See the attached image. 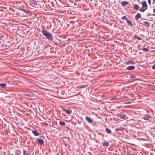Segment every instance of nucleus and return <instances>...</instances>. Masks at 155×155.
Instances as JSON below:
<instances>
[{
    "label": "nucleus",
    "instance_id": "nucleus-1",
    "mask_svg": "<svg viewBox=\"0 0 155 155\" xmlns=\"http://www.w3.org/2000/svg\"><path fill=\"white\" fill-rule=\"evenodd\" d=\"M43 30L42 32L43 35L48 40L51 41L53 39V37L52 35L49 32H48L45 29V27L43 26L42 27Z\"/></svg>",
    "mask_w": 155,
    "mask_h": 155
},
{
    "label": "nucleus",
    "instance_id": "nucleus-2",
    "mask_svg": "<svg viewBox=\"0 0 155 155\" xmlns=\"http://www.w3.org/2000/svg\"><path fill=\"white\" fill-rule=\"evenodd\" d=\"M142 6L141 7L139 11L142 12H144L148 8V5L145 1H144L141 3Z\"/></svg>",
    "mask_w": 155,
    "mask_h": 155
},
{
    "label": "nucleus",
    "instance_id": "nucleus-3",
    "mask_svg": "<svg viewBox=\"0 0 155 155\" xmlns=\"http://www.w3.org/2000/svg\"><path fill=\"white\" fill-rule=\"evenodd\" d=\"M112 114V113L110 112H107V119H108L109 120V124L110 125L112 124V117H111L110 114Z\"/></svg>",
    "mask_w": 155,
    "mask_h": 155
},
{
    "label": "nucleus",
    "instance_id": "nucleus-4",
    "mask_svg": "<svg viewBox=\"0 0 155 155\" xmlns=\"http://www.w3.org/2000/svg\"><path fill=\"white\" fill-rule=\"evenodd\" d=\"M124 129V128L123 127H120L116 129L115 130L117 131L118 133L121 134H122Z\"/></svg>",
    "mask_w": 155,
    "mask_h": 155
},
{
    "label": "nucleus",
    "instance_id": "nucleus-5",
    "mask_svg": "<svg viewBox=\"0 0 155 155\" xmlns=\"http://www.w3.org/2000/svg\"><path fill=\"white\" fill-rule=\"evenodd\" d=\"M116 116L117 117L120 119H124L126 117V115L123 114H117Z\"/></svg>",
    "mask_w": 155,
    "mask_h": 155
},
{
    "label": "nucleus",
    "instance_id": "nucleus-6",
    "mask_svg": "<svg viewBox=\"0 0 155 155\" xmlns=\"http://www.w3.org/2000/svg\"><path fill=\"white\" fill-rule=\"evenodd\" d=\"M62 110L68 114H70L71 113V110H67L64 108L62 107Z\"/></svg>",
    "mask_w": 155,
    "mask_h": 155
},
{
    "label": "nucleus",
    "instance_id": "nucleus-7",
    "mask_svg": "<svg viewBox=\"0 0 155 155\" xmlns=\"http://www.w3.org/2000/svg\"><path fill=\"white\" fill-rule=\"evenodd\" d=\"M151 118V116L149 114H147L144 115L143 119L145 120H148Z\"/></svg>",
    "mask_w": 155,
    "mask_h": 155
},
{
    "label": "nucleus",
    "instance_id": "nucleus-8",
    "mask_svg": "<svg viewBox=\"0 0 155 155\" xmlns=\"http://www.w3.org/2000/svg\"><path fill=\"white\" fill-rule=\"evenodd\" d=\"M37 141L41 145H43L44 143V141L41 138H38L37 140Z\"/></svg>",
    "mask_w": 155,
    "mask_h": 155
},
{
    "label": "nucleus",
    "instance_id": "nucleus-9",
    "mask_svg": "<svg viewBox=\"0 0 155 155\" xmlns=\"http://www.w3.org/2000/svg\"><path fill=\"white\" fill-rule=\"evenodd\" d=\"M135 68V67L134 66H129L127 67V70L128 71L132 70Z\"/></svg>",
    "mask_w": 155,
    "mask_h": 155
},
{
    "label": "nucleus",
    "instance_id": "nucleus-10",
    "mask_svg": "<svg viewBox=\"0 0 155 155\" xmlns=\"http://www.w3.org/2000/svg\"><path fill=\"white\" fill-rule=\"evenodd\" d=\"M133 8L136 10H139L140 8V7L137 4H135L134 5L133 7Z\"/></svg>",
    "mask_w": 155,
    "mask_h": 155
},
{
    "label": "nucleus",
    "instance_id": "nucleus-11",
    "mask_svg": "<svg viewBox=\"0 0 155 155\" xmlns=\"http://www.w3.org/2000/svg\"><path fill=\"white\" fill-rule=\"evenodd\" d=\"M85 119L86 120H87V121H88L89 123H91L92 122V120L90 118V117H88L87 116L85 117Z\"/></svg>",
    "mask_w": 155,
    "mask_h": 155
},
{
    "label": "nucleus",
    "instance_id": "nucleus-12",
    "mask_svg": "<svg viewBox=\"0 0 155 155\" xmlns=\"http://www.w3.org/2000/svg\"><path fill=\"white\" fill-rule=\"evenodd\" d=\"M141 15L139 13H137V14L135 16V18L136 20H137L139 18L141 17Z\"/></svg>",
    "mask_w": 155,
    "mask_h": 155
},
{
    "label": "nucleus",
    "instance_id": "nucleus-13",
    "mask_svg": "<svg viewBox=\"0 0 155 155\" xmlns=\"http://www.w3.org/2000/svg\"><path fill=\"white\" fill-rule=\"evenodd\" d=\"M32 132L33 134L35 136H38L39 135L38 133L36 130H32Z\"/></svg>",
    "mask_w": 155,
    "mask_h": 155
},
{
    "label": "nucleus",
    "instance_id": "nucleus-14",
    "mask_svg": "<svg viewBox=\"0 0 155 155\" xmlns=\"http://www.w3.org/2000/svg\"><path fill=\"white\" fill-rule=\"evenodd\" d=\"M6 86V84L5 83H1L0 84V87L1 88H4Z\"/></svg>",
    "mask_w": 155,
    "mask_h": 155
},
{
    "label": "nucleus",
    "instance_id": "nucleus-15",
    "mask_svg": "<svg viewBox=\"0 0 155 155\" xmlns=\"http://www.w3.org/2000/svg\"><path fill=\"white\" fill-rule=\"evenodd\" d=\"M128 2L126 1H123L121 2V4L123 6H124L128 4Z\"/></svg>",
    "mask_w": 155,
    "mask_h": 155
},
{
    "label": "nucleus",
    "instance_id": "nucleus-16",
    "mask_svg": "<svg viewBox=\"0 0 155 155\" xmlns=\"http://www.w3.org/2000/svg\"><path fill=\"white\" fill-rule=\"evenodd\" d=\"M149 23L148 21H145L144 22V23L143 24V25H145L146 26H149Z\"/></svg>",
    "mask_w": 155,
    "mask_h": 155
},
{
    "label": "nucleus",
    "instance_id": "nucleus-17",
    "mask_svg": "<svg viewBox=\"0 0 155 155\" xmlns=\"http://www.w3.org/2000/svg\"><path fill=\"white\" fill-rule=\"evenodd\" d=\"M59 123L61 125H62V126H64L65 124V123L64 121H60L59 122Z\"/></svg>",
    "mask_w": 155,
    "mask_h": 155
},
{
    "label": "nucleus",
    "instance_id": "nucleus-18",
    "mask_svg": "<svg viewBox=\"0 0 155 155\" xmlns=\"http://www.w3.org/2000/svg\"><path fill=\"white\" fill-rule=\"evenodd\" d=\"M127 64H134V62L133 61H128L126 62Z\"/></svg>",
    "mask_w": 155,
    "mask_h": 155
},
{
    "label": "nucleus",
    "instance_id": "nucleus-19",
    "mask_svg": "<svg viewBox=\"0 0 155 155\" xmlns=\"http://www.w3.org/2000/svg\"><path fill=\"white\" fill-rule=\"evenodd\" d=\"M149 50V49H142V52H140V53L141 54V53H144L143 51L147 52Z\"/></svg>",
    "mask_w": 155,
    "mask_h": 155
},
{
    "label": "nucleus",
    "instance_id": "nucleus-20",
    "mask_svg": "<svg viewBox=\"0 0 155 155\" xmlns=\"http://www.w3.org/2000/svg\"><path fill=\"white\" fill-rule=\"evenodd\" d=\"M23 153L24 155H28V153L26 151H25L24 150H23Z\"/></svg>",
    "mask_w": 155,
    "mask_h": 155
},
{
    "label": "nucleus",
    "instance_id": "nucleus-21",
    "mask_svg": "<svg viewBox=\"0 0 155 155\" xmlns=\"http://www.w3.org/2000/svg\"><path fill=\"white\" fill-rule=\"evenodd\" d=\"M127 23L128 25H132L131 22L127 20Z\"/></svg>",
    "mask_w": 155,
    "mask_h": 155
},
{
    "label": "nucleus",
    "instance_id": "nucleus-22",
    "mask_svg": "<svg viewBox=\"0 0 155 155\" xmlns=\"http://www.w3.org/2000/svg\"><path fill=\"white\" fill-rule=\"evenodd\" d=\"M121 19L123 20H125V19H127L126 16H125L122 17L121 18Z\"/></svg>",
    "mask_w": 155,
    "mask_h": 155
},
{
    "label": "nucleus",
    "instance_id": "nucleus-23",
    "mask_svg": "<svg viewBox=\"0 0 155 155\" xmlns=\"http://www.w3.org/2000/svg\"><path fill=\"white\" fill-rule=\"evenodd\" d=\"M111 131L109 129L107 128V133H111Z\"/></svg>",
    "mask_w": 155,
    "mask_h": 155
},
{
    "label": "nucleus",
    "instance_id": "nucleus-24",
    "mask_svg": "<svg viewBox=\"0 0 155 155\" xmlns=\"http://www.w3.org/2000/svg\"><path fill=\"white\" fill-rule=\"evenodd\" d=\"M148 3L149 5H151V0H147Z\"/></svg>",
    "mask_w": 155,
    "mask_h": 155
},
{
    "label": "nucleus",
    "instance_id": "nucleus-25",
    "mask_svg": "<svg viewBox=\"0 0 155 155\" xmlns=\"http://www.w3.org/2000/svg\"><path fill=\"white\" fill-rule=\"evenodd\" d=\"M152 68L153 69H155V64H154L152 66Z\"/></svg>",
    "mask_w": 155,
    "mask_h": 155
},
{
    "label": "nucleus",
    "instance_id": "nucleus-26",
    "mask_svg": "<svg viewBox=\"0 0 155 155\" xmlns=\"http://www.w3.org/2000/svg\"><path fill=\"white\" fill-rule=\"evenodd\" d=\"M103 145L104 146H107V142L103 143Z\"/></svg>",
    "mask_w": 155,
    "mask_h": 155
},
{
    "label": "nucleus",
    "instance_id": "nucleus-27",
    "mask_svg": "<svg viewBox=\"0 0 155 155\" xmlns=\"http://www.w3.org/2000/svg\"><path fill=\"white\" fill-rule=\"evenodd\" d=\"M131 103V102H130V101H127V102H125V104H130Z\"/></svg>",
    "mask_w": 155,
    "mask_h": 155
},
{
    "label": "nucleus",
    "instance_id": "nucleus-28",
    "mask_svg": "<svg viewBox=\"0 0 155 155\" xmlns=\"http://www.w3.org/2000/svg\"><path fill=\"white\" fill-rule=\"evenodd\" d=\"M135 37L136 38H137L138 39H139L140 40L141 39H140V38H139V37H137V36H135Z\"/></svg>",
    "mask_w": 155,
    "mask_h": 155
},
{
    "label": "nucleus",
    "instance_id": "nucleus-29",
    "mask_svg": "<svg viewBox=\"0 0 155 155\" xmlns=\"http://www.w3.org/2000/svg\"><path fill=\"white\" fill-rule=\"evenodd\" d=\"M153 3H154V5H155V0H153Z\"/></svg>",
    "mask_w": 155,
    "mask_h": 155
},
{
    "label": "nucleus",
    "instance_id": "nucleus-30",
    "mask_svg": "<svg viewBox=\"0 0 155 155\" xmlns=\"http://www.w3.org/2000/svg\"><path fill=\"white\" fill-rule=\"evenodd\" d=\"M153 11L154 13H155V8L153 9Z\"/></svg>",
    "mask_w": 155,
    "mask_h": 155
},
{
    "label": "nucleus",
    "instance_id": "nucleus-31",
    "mask_svg": "<svg viewBox=\"0 0 155 155\" xmlns=\"http://www.w3.org/2000/svg\"><path fill=\"white\" fill-rule=\"evenodd\" d=\"M108 56L109 57H110V56L109 55H107V57H108Z\"/></svg>",
    "mask_w": 155,
    "mask_h": 155
},
{
    "label": "nucleus",
    "instance_id": "nucleus-32",
    "mask_svg": "<svg viewBox=\"0 0 155 155\" xmlns=\"http://www.w3.org/2000/svg\"><path fill=\"white\" fill-rule=\"evenodd\" d=\"M107 146H108V145L109 144V143L107 142Z\"/></svg>",
    "mask_w": 155,
    "mask_h": 155
},
{
    "label": "nucleus",
    "instance_id": "nucleus-33",
    "mask_svg": "<svg viewBox=\"0 0 155 155\" xmlns=\"http://www.w3.org/2000/svg\"><path fill=\"white\" fill-rule=\"evenodd\" d=\"M105 130L106 131H107V129H105Z\"/></svg>",
    "mask_w": 155,
    "mask_h": 155
},
{
    "label": "nucleus",
    "instance_id": "nucleus-34",
    "mask_svg": "<svg viewBox=\"0 0 155 155\" xmlns=\"http://www.w3.org/2000/svg\"><path fill=\"white\" fill-rule=\"evenodd\" d=\"M111 14V13H110V14ZM110 16H111V14H110Z\"/></svg>",
    "mask_w": 155,
    "mask_h": 155
}]
</instances>
